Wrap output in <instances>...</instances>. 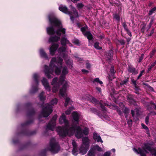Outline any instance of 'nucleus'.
I'll use <instances>...</instances> for the list:
<instances>
[{"label": "nucleus", "mask_w": 156, "mask_h": 156, "mask_svg": "<svg viewBox=\"0 0 156 156\" xmlns=\"http://www.w3.org/2000/svg\"><path fill=\"white\" fill-rule=\"evenodd\" d=\"M57 117V115H55L53 116L51 119L50 121L47 126L46 130H50L52 131L56 125V120Z\"/></svg>", "instance_id": "14"}, {"label": "nucleus", "mask_w": 156, "mask_h": 156, "mask_svg": "<svg viewBox=\"0 0 156 156\" xmlns=\"http://www.w3.org/2000/svg\"><path fill=\"white\" fill-rule=\"evenodd\" d=\"M66 51V48L65 47L62 46L60 47L58 49V52L61 54L62 53H63Z\"/></svg>", "instance_id": "28"}, {"label": "nucleus", "mask_w": 156, "mask_h": 156, "mask_svg": "<svg viewBox=\"0 0 156 156\" xmlns=\"http://www.w3.org/2000/svg\"><path fill=\"white\" fill-rule=\"evenodd\" d=\"M58 100L56 98H54L52 99L51 101V104L52 105H55L57 104Z\"/></svg>", "instance_id": "34"}, {"label": "nucleus", "mask_w": 156, "mask_h": 156, "mask_svg": "<svg viewBox=\"0 0 156 156\" xmlns=\"http://www.w3.org/2000/svg\"><path fill=\"white\" fill-rule=\"evenodd\" d=\"M90 111H91L92 112L94 113L95 114H97L98 113V111L95 108H90Z\"/></svg>", "instance_id": "48"}, {"label": "nucleus", "mask_w": 156, "mask_h": 156, "mask_svg": "<svg viewBox=\"0 0 156 156\" xmlns=\"http://www.w3.org/2000/svg\"><path fill=\"white\" fill-rule=\"evenodd\" d=\"M65 99H66V101L64 103V105L65 107H66L70 101V99L69 98L66 97Z\"/></svg>", "instance_id": "40"}, {"label": "nucleus", "mask_w": 156, "mask_h": 156, "mask_svg": "<svg viewBox=\"0 0 156 156\" xmlns=\"http://www.w3.org/2000/svg\"><path fill=\"white\" fill-rule=\"evenodd\" d=\"M93 82L94 83L95 82H98L101 84H103L102 82L100 80H99V78H95L93 81Z\"/></svg>", "instance_id": "38"}, {"label": "nucleus", "mask_w": 156, "mask_h": 156, "mask_svg": "<svg viewBox=\"0 0 156 156\" xmlns=\"http://www.w3.org/2000/svg\"><path fill=\"white\" fill-rule=\"evenodd\" d=\"M147 150H148L150 151H151L152 150V149L151 147H150L149 146L147 145Z\"/></svg>", "instance_id": "64"}, {"label": "nucleus", "mask_w": 156, "mask_h": 156, "mask_svg": "<svg viewBox=\"0 0 156 156\" xmlns=\"http://www.w3.org/2000/svg\"><path fill=\"white\" fill-rule=\"evenodd\" d=\"M151 115H156V112H151L148 114V115L147 116V124L148 120L149 119V116Z\"/></svg>", "instance_id": "35"}, {"label": "nucleus", "mask_w": 156, "mask_h": 156, "mask_svg": "<svg viewBox=\"0 0 156 156\" xmlns=\"http://www.w3.org/2000/svg\"><path fill=\"white\" fill-rule=\"evenodd\" d=\"M131 81L135 86H136V80H135L134 79H132L131 80Z\"/></svg>", "instance_id": "60"}, {"label": "nucleus", "mask_w": 156, "mask_h": 156, "mask_svg": "<svg viewBox=\"0 0 156 156\" xmlns=\"http://www.w3.org/2000/svg\"><path fill=\"white\" fill-rule=\"evenodd\" d=\"M113 17L118 22H119L120 20V17L119 15L117 13H115L113 14Z\"/></svg>", "instance_id": "30"}, {"label": "nucleus", "mask_w": 156, "mask_h": 156, "mask_svg": "<svg viewBox=\"0 0 156 156\" xmlns=\"http://www.w3.org/2000/svg\"><path fill=\"white\" fill-rule=\"evenodd\" d=\"M113 51L111 50H109L108 53V56L109 57V58H111L113 56Z\"/></svg>", "instance_id": "36"}, {"label": "nucleus", "mask_w": 156, "mask_h": 156, "mask_svg": "<svg viewBox=\"0 0 156 156\" xmlns=\"http://www.w3.org/2000/svg\"><path fill=\"white\" fill-rule=\"evenodd\" d=\"M62 59L59 57L57 60L55 58H53L51 61L49 66L44 65V72L45 75L48 79L53 77L52 75L55 70V73L57 75H59L61 72L62 68Z\"/></svg>", "instance_id": "3"}, {"label": "nucleus", "mask_w": 156, "mask_h": 156, "mask_svg": "<svg viewBox=\"0 0 156 156\" xmlns=\"http://www.w3.org/2000/svg\"><path fill=\"white\" fill-rule=\"evenodd\" d=\"M127 122L129 125H132V119H128L127 121Z\"/></svg>", "instance_id": "61"}, {"label": "nucleus", "mask_w": 156, "mask_h": 156, "mask_svg": "<svg viewBox=\"0 0 156 156\" xmlns=\"http://www.w3.org/2000/svg\"><path fill=\"white\" fill-rule=\"evenodd\" d=\"M49 23L51 26L47 28V33L53 35L55 33L58 36L61 35V32L63 34L66 33V29L62 28L60 21L53 14L48 15Z\"/></svg>", "instance_id": "2"}, {"label": "nucleus", "mask_w": 156, "mask_h": 156, "mask_svg": "<svg viewBox=\"0 0 156 156\" xmlns=\"http://www.w3.org/2000/svg\"><path fill=\"white\" fill-rule=\"evenodd\" d=\"M59 121L60 124H62L64 123L65 125V127H64L59 126L57 128V131L59 135V131H58V129L61 128L65 130L67 129H69V128L70 127H69V122L68 120L66 119V116L64 113L62 114L61 116L59 118Z\"/></svg>", "instance_id": "12"}, {"label": "nucleus", "mask_w": 156, "mask_h": 156, "mask_svg": "<svg viewBox=\"0 0 156 156\" xmlns=\"http://www.w3.org/2000/svg\"><path fill=\"white\" fill-rule=\"evenodd\" d=\"M123 112L125 114H127L129 113V110L128 108L126 107H125Z\"/></svg>", "instance_id": "45"}, {"label": "nucleus", "mask_w": 156, "mask_h": 156, "mask_svg": "<svg viewBox=\"0 0 156 156\" xmlns=\"http://www.w3.org/2000/svg\"><path fill=\"white\" fill-rule=\"evenodd\" d=\"M110 151H107L104 153L103 156H110Z\"/></svg>", "instance_id": "55"}, {"label": "nucleus", "mask_w": 156, "mask_h": 156, "mask_svg": "<svg viewBox=\"0 0 156 156\" xmlns=\"http://www.w3.org/2000/svg\"><path fill=\"white\" fill-rule=\"evenodd\" d=\"M133 151L137 154H140V156H146V143H144V146L139 147L138 149L135 148H133Z\"/></svg>", "instance_id": "13"}, {"label": "nucleus", "mask_w": 156, "mask_h": 156, "mask_svg": "<svg viewBox=\"0 0 156 156\" xmlns=\"http://www.w3.org/2000/svg\"><path fill=\"white\" fill-rule=\"evenodd\" d=\"M72 110V108L71 107L69 108L66 111V114L67 115L70 114Z\"/></svg>", "instance_id": "46"}, {"label": "nucleus", "mask_w": 156, "mask_h": 156, "mask_svg": "<svg viewBox=\"0 0 156 156\" xmlns=\"http://www.w3.org/2000/svg\"><path fill=\"white\" fill-rule=\"evenodd\" d=\"M128 81V78L122 81L120 83V85L122 86L124 84H126V83Z\"/></svg>", "instance_id": "37"}, {"label": "nucleus", "mask_w": 156, "mask_h": 156, "mask_svg": "<svg viewBox=\"0 0 156 156\" xmlns=\"http://www.w3.org/2000/svg\"><path fill=\"white\" fill-rule=\"evenodd\" d=\"M61 44L63 46H66L69 41L65 37L62 38L61 40Z\"/></svg>", "instance_id": "26"}, {"label": "nucleus", "mask_w": 156, "mask_h": 156, "mask_svg": "<svg viewBox=\"0 0 156 156\" xmlns=\"http://www.w3.org/2000/svg\"><path fill=\"white\" fill-rule=\"evenodd\" d=\"M34 133H35V132L34 131L29 134L28 130L27 129H25L22 131L21 133L17 134V135H32L34 134Z\"/></svg>", "instance_id": "25"}, {"label": "nucleus", "mask_w": 156, "mask_h": 156, "mask_svg": "<svg viewBox=\"0 0 156 156\" xmlns=\"http://www.w3.org/2000/svg\"><path fill=\"white\" fill-rule=\"evenodd\" d=\"M95 151L91 148L89 151L87 155L88 156H94L95 154Z\"/></svg>", "instance_id": "29"}, {"label": "nucleus", "mask_w": 156, "mask_h": 156, "mask_svg": "<svg viewBox=\"0 0 156 156\" xmlns=\"http://www.w3.org/2000/svg\"><path fill=\"white\" fill-rule=\"evenodd\" d=\"M99 43L98 42H95L94 44V47L98 50H101L102 49V47L99 46Z\"/></svg>", "instance_id": "31"}, {"label": "nucleus", "mask_w": 156, "mask_h": 156, "mask_svg": "<svg viewBox=\"0 0 156 156\" xmlns=\"http://www.w3.org/2000/svg\"><path fill=\"white\" fill-rule=\"evenodd\" d=\"M150 104L151 105L152 107L156 110V104L154 103L152 101H150Z\"/></svg>", "instance_id": "43"}, {"label": "nucleus", "mask_w": 156, "mask_h": 156, "mask_svg": "<svg viewBox=\"0 0 156 156\" xmlns=\"http://www.w3.org/2000/svg\"><path fill=\"white\" fill-rule=\"evenodd\" d=\"M147 90L150 91H154L153 88L147 84Z\"/></svg>", "instance_id": "42"}, {"label": "nucleus", "mask_w": 156, "mask_h": 156, "mask_svg": "<svg viewBox=\"0 0 156 156\" xmlns=\"http://www.w3.org/2000/svg\"><path fill=\"white\" fill-rule=\"evenodd\" d=\"M128 71L134 75L137 74L138 72L135 68L132 66H129L127 69Z\"/></svg>", "instance_id": "22"}, {"label": "nucleus", "mask_w": 156, "mask_h": 156, "mask_svg": "<svg viewBox=\"0 0 156 156\" xmlns=\"http://www.w3.org/2000/svg\"><path fill=\"white\" fill-rule=\"evenodd\" d=\"M40 53L41 56L44 58H45L46 59L48 58V57L47 54L44 52L43 49H41L40 50Z\"/></svg>", "instance_id": "24"}, {"label": "nucleus", "mask_w": 156, "mask_h": 156, "mask_svg": "<svg viewBox=\"0 0 156 156\" xmlns=\"http://www.w3.org/2000/svg\"><path fill=\"white\" fill-rule=\"evenodd\" d=\"M92 149L94 150V151H95V150H97L99 151H102V149L98 145L96 144L93 147Z\"/></svg>", "instance_id": "27"}, {"label": "nucleus", "mask_w": 156, "mask_h": 156, "mask_svg": "<svg viewBox=\"0 0 156 156\" xmlns=\"http://www.w3.org/2000/svg\"><path fill=\"white\" fill-rule=\"evenodd\" d=\"M154 29H152L150 33L148 34V36H151L152 34H153L154 32Z\"/></svg>", "instance_id": "63"}, {"label": "nucleus", "mask_w": 156, "mask_h": 156, "mask_svg": "<svg viewBox=\"0 0 156 156\" xmlns=\"http://www.w3.org/2000/svg\"><path fill=\"white\" fill-rule=\"evenodd\" d=\"M39 75L37 73H34L33 76L34 82L32 85V87L30 91V93L33 94L36 93L38 90V85L39 83Z\"/></svg>", "instance_id": "11"}, {"label": "nucleus", "mask_w": 156, "mask_h": 156, "mask_svg": "<svg viewBox=\"0 0 156 156\" xmlns=\"http://www.w3.org/2000/svg\"><path fill=\"white\" fill-rule=\"evenodd\" d=\"M90 64L88 63L87 62L86 64V68L88 69H89L90 68Z\"/></svg>", "instance_id": "57"}, {"label": "nucleus", "mask_w": 156, "mask_h": 156, "mask_svg": "<svg viewBox=\"0 0 156 156\" xmlns=\"http://www.w3.org/2000/svg\"><path fill=\"white\" fill-rule=\"evenodd\" d=\"M156 52V50H153L150 53V58H152Z\"/></svg>", "instance_id": "44"}, {"label": "nucleus", "mask_w": 156, "mask_h": 156, "mask_svg": "<svg viewBox=\"0 0 156 156\" xmlns=\"http://www.w3.org/2000/svg\"><path fill=\"white\" fill-rule=\"evenodd\" d=\"M110 72L112 75H113L115 72V71L114 70V67L113 66H111L110 69Z\"/></svg>", "instance_id": "41"}, {"label": "nucleus", "mask_w": 156, "mask_h": 156, "mask_svg": "<svg viewBox=\"0 0 156 156\" xmlns=\"http://www.w3.org/2000/svg\"><path fill=\"white\" fill-rule=\"evenodd\" d=\"M144 70H142L141 72L140 73L139 76H138V77L137 78V80H138L142 76V74L144 73Z\"/></svg>", "instance_id": "54"}, {"label": "nucleus", "mask_w": 156, "mask_h": 156, "mask_svg": "<svg viewBox=\"0 0 156 156\" xmlns=\"http://www.w3.org/2000/svg\"><path fill=\"white\" fill-rule=\"evenodd\" d=\"M60 39L59 37L56 36H51L49 38V42H52L51 46L49 48L50 54L52 56L55 54L56 50L59 46L58 44H55L53 42H57Z\"/></svg>", "instance_id": "8"}, {"label": "nucleus", "mask_w": 156, "mask_h": 156, "mask_svg": "<svg viewBox=\"0 0 156 156\" xmlns=\"http://www.w3.org/2000/svg\"><path fill=\"white\" fill-rule=\"evenodd\" d=\"M126 32H127V34L130 37H131L132 35L131 34V32L128 29V30H127L126 31Z\"/></svg>", "instance_id": "62"}, {"label": "nucleus", "mask_w": 156, "mask_h": 156, "mask_svg": "<svg viewBox=\"0 0 156 156\" xmlns=\"http://www.w3.org/2000/svg\"><path fill=\"white\" fill-rule=\"evenodd\" d=\"M144 55L143 54L141 55L140 57L139 61H138L139 62H140L143 59Z\"/></svg>", "instance_id": "58"}, {"label": "nucleus", "mask_w": 156, "mask_h": 156, "mask_svg": "<svg viewBox=\"0 0 156 156\" xmlns=\"http://www.w3.org/2000/svg\"><path fill=\"white\" fill-rule=\"evenodd\" d=\"M119 42L122 45H124L125 44V41L123 39H120L119 40Z\"/></svg>", "instance_id": "53"}, {"label": "nucleus", "mask_w": 156, "mask_h": 156, "mask_svg": "<svg viewBox=\"0 0 156 156\" xmlns=\"http://www.w3.org/2000/svg\"><path fill=\"white\" fill-rule=\"evenodd\" d=\"M83 6V5L81 3H78L77 5V7L79 9L82 8Z\"/></svg>", "instance_id": "47"}, {"label": "nucleus", "mask_w": 156, "mask_h": 156, "mask_svg": "<svg viewBox=\"0 0 156 156\" xmlns=\"http://www.w3.org/2000/svg\"><path fill=\"white\" fill-rule=\"evenodd\" d=\"M156 63L155 62L153 63L150 66H149L148 70L147 71V72H149L150 71L151 69L155 65Z\"/></svg>", "instance_id": "39"}, {"label": "nucleus", "mask_w": 156, "mask_h": 156, "mask_svg": "<svg viewBox=\"0 0 156 156\" xmlns=\"http://www.w3.org/2000/svg\"><path fill=\"white\" fill-rule=\"evenodd\" d=\"M89 132V129L87 127H85L83 130V134L87 135L88 134Z\"/></svg>", "instance_id": "33"}, {"label": "nucleus", "mask_w": 156, "mask_h": 156, "mask_svg": "<svg viewBox=\"0 0 156 156\" xmlns=\"http://www.w3.org/2000/svg\"><path fill=\"white\" fill-rule=\"evenodd\" d=\"M68 57V55L65 54H63V58H64L66 63L69 66V67L72 68L73 67V61L71 59H68L67 58Z\"/></svg>", "instance_id": "17"}, {"label": "nucleus", "mask_w": 156, "mask_h": 156, "mask_svg": "<svg viewBox=\"0 0 156 156\" xmlns=\"http://www.w3.org/2000/svg\"><path fill=\"white\" fill-rule=\"evenodd\" d=\"M44 92L42 91L39 95V97L41 101L43 102L45 99V97L44 96ZM44 102L41 105L42 107V111L41 113V115L44 117H46L52 113L53 110L52 106L48 104H46L45 105H44Z\"/></svg>", "instance_id": "5"}, {"label": "nucleus", "mask_w": 156, "mask_h": 156, "mask_svg": "<svg viewBox=\"0 0 156 156\" xmlns=\"http://www.w3.org/2000/svg\"><path fill=\"white\" fill-rule=\"evenodd\" d=\"M26 106L29 108V110L27 112V115L28 117L30 118V119L24 123L22 124L21 127L22 128L25 127L27 126L32 123L33 122V120L32 118L34 115L35 112L33 108L31 106V104L30 103H27L26 104Z\"/></svg>", "instance_id": "7"}, {"label": "nucleus", "mask_w": 156, "mask_h": 156, "mask_svg": "<svg viewBox=\"0 0 156 156\" xmlns=\"http://www.w3.org/2000/svg\"><path fill=\"white\" fill-rule=\"evenodd\" d=\"M93 137L94 139L98 142H101V143H103V141L99 135H98V134L95 132L93 133Z\"/></svg>", "instance_id": "21"}, {"label": "nucleus", "mask_w": 156, "mask_h": 156, "mask_svg": "<svg viewBox=\"0 0 156 156\" xmlns=\"http://www.w3.org/2000/svg\"><path fill=\"white\" fill-rule=\"evenodd\" d=\"M72 115L73 118V120L75 121V122L73 121V123H74L75 125H77L78 124V120H79V116L78 115L76 112H74L72 113Z\"/></svg>", "instance_id": "20"}, {"label": "nucleus", "mask_w": 156, "mask_h": 156, "mask_svg": "<svg viewBox=\"0 0 156 156\" xmlns=\"http://www.w3.org/2000/svg\"><path fill=\"white\" fill-rule=\"evenodd\" d=\"M72 144L73 147L72 153L74 155H76L78 153V150L77 147V145L74 140H73Z\"/></svg>", "instance_id": "16"}, {"label": "nucleus", "mask_w": 156, "mask_h": 156, "mask_svg": "<svg viewBox=\"0 0 156 156\" xmlns=\"http://www.w3.org/2000/svg\"><path fill=\"white\" fill-rule=\"evenodd\" d=\"M87 29V26L86 25L84 27H82L80 29V30L82 32L83 34L89 40H90L92 39V36L90 31H86Z\"/></svg>", "instance_id": "15"}, {"label": "nucleus", "mask_w": 156, "mask_h": 156, "mask_svg": "<svg viewBox=\"0 0 156 156\" xmlns=\"http://www.w3.org/2000/svg\"><path fill=\"white\" fill-rule=\"evenodd\" d=\"M42 83L45 89L48 91L50 90V87L47 80L45 78H43L42 80Z\"/></svg>", "instance_id": "19"}, {"label": "nucleus", "mask_w": 156, "mask_h": 156, "mask_svg": "<svg viewBox=\"0 0 156 156\" xmlns=\"http://www.w3.org/2000/svg\"><path fill=\"white\" fill-rule=\"evenodd\" d=\"M122 25L125 31L127 30H128V28L127 25L125 23H122Z\"/></svg>", "instance_id": "51"}, {"label": "nucleus", "mask_w": 156, "mask_h": 156, "mask_svg": "<svg viewBox=\"0 0 156 156\" xmlns=\"http://www.w3.org/2000/svg\"><path fill=\"white\" fill-rule=\"evenodd\" d=\"M59 135L62 137L66 136L68 135L72 136L75 131V136L76 137L80 139L83 136V129L79 126L75 125L74 123L71 125V126L69 129H67L65 130L61 128L58 129Z\"/></svg>", "instance_id": "4"}, {"label": "nucleus", "mask_w": 156, "mask_h": 156, "mask_svg": "<svg viewBox=\"0 0 156 156\" xmlns=\"http://www.w3.org/2000/svg\"><path fill=\"white\" fill-rule=\"evenodd\" d=\"M59 9L62 12L69 15L70 16V19L73 23H74V17H78V12L75 8L72 6V10L73 12L74 16L72 15V12L69 11L68 10L66 6H63L62 5H61L59 7Z\"/></svg>", "instance_id": "6"}, {"label": "nucleus", "mask_w": 156, "mask_h": 156, "mask_svg": "<svg viewBox=\"0 0 156 156\" xmlns=\"http://www.w3.org/2000/svg\"><path fill=\"white\" fill-rule=\"evenodd\" d=\"M48 149L52 153L55 154L57 153L60 150L59 144L54 138L51 139Z\"/></svg>", "instance_id": "9"}, {"label": "nucleus", "mask_w": 156, "mask_h": 156, "mask_svg": "<svg viewBox=\"0 0 156 156\" xmlns=\"http://www.w3.org/2000/svg\"><path fill=\"white\" fill-rule=\"evenodd\" d=\"M135 111L136 112V114L135 115V111L133 110H132L131 111V112L132 116L133 118H134L135 120L136 121L138 119V118L139 117L140 113L139 110L138 109H135Z\"/></svg>", "instance_id": "18"}, {"label": "nucleus", "mask_w": 156, "mask_h": 156, "mask_svg": "<svg viewBox=\"0 0 156 156\" xmlns=\"http://www.w3.org/2000/svg\"><path fill=\"white\" fill-rule=\"evenodd\" d=\"M46 149L42 151L41 153V156H46Z\"/></svg>", "instance_id": "50"}, {"label": "nucleus", "mask_w": 156, "mask_h": 156, "mask_svg": "<svg viewBox=\"0 0 156 156\" xmlns=\"http://www.w3.org/2000/svg\"><path fill=\"white\" fill-rule=\"evenodd\" d=\"M68 73L67 68L66 66L63 67L62 70V74L58 79L57 77L54 78L51 83V84L53 86L52 91L53 92H56L58 91L60 85L63 84L60 90L59 94L62 97L66 95V93L67 88L68 87L67 82L64 79L65 75Z\"/></svg>", "instance_id": "1"}, {"label": "nucleus", "mask_w": 156, "mask_h": 156, "mask_svg": "<svg viewBox=\"0 0 156 156\" xmlns=\"http://www.w3.org/2000/svg\"><path fill=\"white\" fill-rule=\"evenodd\" d=\"M118 113L120 115H122V112L121 111V110L119 109H118L117 110Z\"/></svg>", "instance_id": "59"}, {"label": "nucleus", "mask_w": 156, "mask_h": 156, "mask_svg": "<svg viewBox=\"0 0 156 156\" xmlns=\"http://www.w3.org/2000/svg\"><path fill=\"white\" fill-rule=\"evenodd\" d=\"M99 105L103 111H106V108L105 107V106H108V104L103 101H100L99 102Z\"/></svg>", "instance_id": "23"}, {"label": "nucleus", "mask_w": 156, "mask_h": 156, "mask_svg": "<svg viewBox=\"0 0 156 156\" xmlns=\"http://www.w3.org/2000/svg\"><path fill=\"white\" fill-rule=\"evenodd\" d=\"M82 72L84 74H87L89 71L85 69H82L81 70Z\"/></svg>", "instance_id": "56"}, {"label": "nucleus", "mask_w": 156, "mask_h": 156, "mask_svg": "<svg viewBox=\"0 0 156 156\" xmlns=\"http://www.w3.org/2000/svg\"><path fill=\"white\" fill-rule=\"evenodd\" d=\"M91 101L93 103H97L98 102V101L94 97H92L91 100Z\"/></svg>", "instance_id": "52"}, {"label": "nucleus", "mask_w": 156, "mask_h": 156, "mask_svg": "<svg viewBox=\"0 0 156 156\" xmlns=\"http://www.w3.org/2000/svg\"><path fill=\"white\" fill-rule=\"evenodd\" d=\"M156 11V7H154L153 8H152L150 10L148 13V15L149 16H151L152 15L153 13H155Z\"/></svg>", "instance_id": "32"}, {"label": "nucleus", "mask_w": 156, "mask_h": 156, "mask_svg": "<svg viewBox=\"0 0 156 156\" xmlns=\"http://www.w3.org/2000/svg\"><path fill=\"white\" fill-rule=\"evenodd\" d=\"M146 29V25H142V28L141 30V31L142 33H144Z\"/></svg>", "instance_id": "49"}, {"label": "nucleus", "mask_w": 156, "mask_h": 156, "mask_svg": "<svg viewBox=\"0 0 156 156\" xmlns=\"http://www.w3.org/2000/svg\"><path fill=\"white\" fill-rule=\"evenodd\" d=\"M83 144L79 149L80 153L82 155L85 154L88 149L89 140L88 137H84L82 138Z\"/></svg>", "instance_id": "10"}]
</instances>
